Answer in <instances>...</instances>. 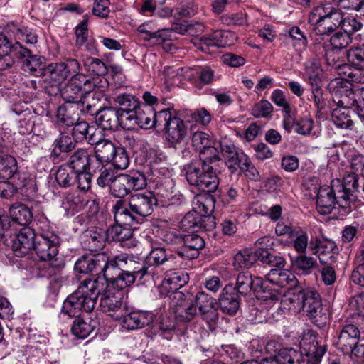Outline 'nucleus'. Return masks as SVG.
Instances as JSON below:
<instances>
[{
  "mask_svg": "<svg viewBox=\"0 0 364 364\" xmlns=\"http://www.w3.org/2000/svg\"><path fill=\"white\" fill-rule=\"evenodd\" d=\"M78 103L65 102L60 105L56 111V118L59 123L67 127L73 125L77 122L82 113Z\"/></svg>",
  "mask_w": 364,
  "mask_h": 364,
  "instance_id": "72a5a7b5",
  "label": "nucleus"
},
{
  "mask_svg": "<svg viewBox=\"0 0 364 364\" xmlns=\"http://www.w3.org/2000/svg\"><path fill=\"white\" fill-rule=\"evenodd\" d=\"M259 261L263 264H267L270 267H275L277 269L283 268L286 263L285 259L282 256L276 255L269 250L259 252Z\"/></svg>",
  "mask_w": 364,
  "mask_h": 364,
  "instance_id": "69168bd1",
  "label": "nucleus"
},
{
  "mask_svg": "<svg viewBox=\"0 0 364 364\" xmlns=\"http://www.w3.org/2000/svg\"><path fill=\"white\" fill-rule=\"evenodd\" d=\"M98 322L90 316H80L75 318L71 331L79 338H87L97 326Z\"/></svg>",
  "mask_w": 364,
  "mask_h": 364,
  "instance_id": "ea45409f",
  "label": "nucleus"
},
{
  "mask_svg": "<svg viewBox=\"0 0 364 364\" xmlns=\"http://www.w3.org/2000/svg\"><path fill=\"white\" fill-rule=\"evenodd\" d=\"M254 294L258 299L270 303L279 301L287 292L283 293L280 289H276L274 286L267 279L263 281L261 278V284H259V287L255 289ZM283 299L284 297L282 300Z\"/></svg>",
  "mask_w": 364,
  "mask_h": 364,
  "instance_id": "e433bc0d",
  "label": "nucleus"
},
{
  "mask_svg": "<svg viewBox=\"0 0 364 364\" xmlns=\"http://www.w3.org/2000/svg\"><path fill=\"white\" fill-rule=\"evenodd\" d=\"M175 257L172 254H167L164 247L154 248L146 257V262L151 266H159L166 262H173Z\"/></svg>",
  "mask_w": 364,
  "mask_h": 364,
  "instance_id": "de8ad7c7",
  "label": "nucleus"
},
{
  "mask_svg": "<svg viewBox=\"0 0 364 364\" xmlns=\"http://www.w3.org/2000/svg\"><path fill=\"white\" fill-rule=\"evenodd\" d=\"M259 284H261V277H252L250 272H242L238 274L236 286L234 287L240 295L246 296L252 291L254 292L255 289L259 287Z\"/></svg>",
  "mask_w": 364,
  "mask_h": 364,
  "instance_id": "58836bf2",
  "label": "nucleus"
},
{
  "mask_svg": "<svg viewBox=\"0 0 364 364\" xmlns=\"http://www.w3.org/2000/svg\"><path fill=\"white\" fill-rule=\"evenodd\" d=\"M221 159L218 149L213 144L199 151V161L194 162L201 166L213 167Z\"/></svg>",
  "mask_w": 364,
  "mask_h": 364,
  "instance_id": "3c124183",
  "label": "nucleus"
},
{
  "mask_svg": "<svg viewBox=\"0 0 364 364\" xmlns=\"http://www.w3.org/2000/svg\"><path fill=\"white\" fill-rule=\"evenodd\" d=\"M295 268L301 272L303 274L309 275L317 267V260L314 257L306 256L304 254H299L294 261Z\"/></svg>",
  "mask_w": 364,
  "mask_h": 364,
  "instance_id": "864d4df0",
  "label": "nucleus"
},
{
  "mask_svg": "<svg viewBox=\"0 0 364 364\" xmlns=\"http://www.w3.org/2000/svg\"><path fill=\"white\" fill-rule=\"evenodd\" d=\"M201 215L197 211H191L185 215L181 221V229L185 232H197L200 230L199 225Z\"/></svg>",
  "mask_w": 364,
  "mask_h": 364,
  "instance_id": "4d7b16f0",
  "label": "nucleus"
},
{
  "mask_svg": "<svg viewBox=\"0 0 364 364\" xmlns=\"http://www.w3.org/2000/svg\"><path fill=\"white\" fill-rule=\"evenodd\" d=\"M360 332L358 327L346 320L343 323L341 329L338 335L336 343L338 350L343 354L351 351V348L355 347L360 341Z\"/></svg>",
  "mask_w": 364,
  "mask_h": 364,
  "instance_id": "a211bd4d",
  "label": "nucleus"
},
{
  "mask_svg": "<svg viewBox=\"0 0 364 364\" xmlns=\"http://www.w3.org/2000/svg\"><path fill=\"white\" fill-rule=\"evenodd\" d=\"M311 250L313 254L316 255L321 263L334 262L336 255L338 253V248L336 244L331 240L316 239L315 242H311Z\"/></svg>",
  "mask_w": 364,
  "mask_h": 364,
  "instance_id": "c756f323",
  "label": "nucleus"
},
{
  "mask_svg": "<svg viewBox=\"0 0 364 364\" xmlns=\"http://www.w3.org/2000/svg\"><path fill=\"white\" fill-rule=\"evenodd\" d=\"M90 289V294L96 304L98 297L100 296V306L101 310L112 316V312H115L120 309L122 305V300L124 294L120 290L112 289L109 284L104 286L101 289Z\"/></svg>",
  "mask_w": 364,
  "mask_h": 364,
  "instance_id": "9d476101",
  "label": "nucleus"
},
{
  "mask_svg": "<svg viewBox=\"0 0 364 364\" xmlns=\"http://www.w3.org/2000/svg\"><path fill=\"white\" fill-rule=\"evenodd\" d=\"M65 267L62 259H55L50 262L39 261L32 254L24 256V274L26 279L52 278L60 274Z\"/></svg>",
  "mask_w": 364,
  "mask_h": 364,
  "instance_id": "6e6552de",
  "label": "nucleus"
},
{
  "mask_svg": "<svg viewBox=\"0 0 364 364\" xmlns=\"http://www.w3.org/2000/svg\"><path fill=\"white\" fill-rule=\"evenodd\" d=\"M84 66L89 73L100 77H103L108 71L107 65L101 59L97 58L86 57L84 59ZM97 78V88H100V91L107 89L109 86L107 79L105 77Z\"/></svg>",
  "mask_w": 364,
  "mask_h": 364,
  "instance_id": "473e14b6",
  "label": "nucleus"
},
{
  "mask_svg": "<svg viewBox=\"0 0 364 364\" xmlns=\"http://www.w3.org/2000/svg\"><path fill=\"white\" fill-rule=\"evenodd\" d=\"M220 149L225 164L232 173L240 169L249 159L240 149L231 142L220 143Z\"/></svg>",
  "mask_w": 364,
  "mask_h": 364,
  "instance_id": "4be33fe9",
  "label": "nucleus"
},
{
  "mask_svg": "<svg viewBox=\"0 0 364 364\" xmlns=\"http://www.w3.org/2000/svg\"><path fill=\"white\" fill-rule=\"evenodd\" d=\"M186 178L191 186L211 193L215 192L220 184V178L213 167L201 166L191 162L185 168Z\"/></svg>",
  "mask_w": 364,
  "mask_h": 364,
  "instance_id": "39448f33",
  "label": "nucleus"
},
{
  "mask_svg": "<svg viewBox=\"0 0 364 364\" xmlns=\"http://www.w3.org/2000/svg\"><path fill=\"white\" fill-rule=\"evenodd\" d=\"M176 117L172 114L170 109H164L158 112L154 109L153 128L164 130Z\"/></svg>",
  "mask_w": 364,
  "mask_h": 364,
  "instance_id": "0e129e2a",
  "label": "nucleus"
},
{
  "mask_svg": "<svg viewBox=\"0 0 364 364\" xmlns=\"http://www.w3.org/2000/svg\"><path fill=\"white\" fill-rule=\"evenodd\" d=\"M155 316L151 311H132L123 316L122 326L128 330L142 328L150 325Z\"/></svg>",
  "mask_w": 364,
  "mask_h": 364,
  "instance_id": "7c9ffc66",
  "label": "nucleus"
},
{
  "mask_svg": "<svg viewBox=\"0 0 364 364\" xmlns=\"http://www.w3.org/2000/svg\"><path fill=\"white\" fill-rule=\"evenodd\" d=\"M282 302L289 310L303 311L311 322L322 328L329 322V316L323 309L320 294L312 289L294 288L287 291Z\"/></svg>",
  "mask_w": 364,
  "mask_h": 364,
  "instance_id": "f257e3e1",
  "label": "nucleus"
},
{
  "mask_svg": "<svg viewBox=\"0 0 364 364\" xmlns=\"http://www.w3.org/2000/svg\"><path fill=\"white\" fill-rule=\"evenodd\" d=\"M266 279L280 289L288 288V291L291 287L296 284V278L290 272L280 269H272L265 276ZM282 291V289H280Z\"/></svg>",
  "mask_w": 364,
  "mask_h": 364,
  "instance_id": "f704fd0d",
  "label": "nucleus"
},
{
  "mask_svg": "<svg viewBox=\"0 0 364 364\" xmlns=\"http://www.w3.org/2000/svg\"><path fill=\"white\" fill-rule=\"evenodd\" d=\"M196 299L200 318L208 324L210 330H215L219 320L218 303L204 291L198 292Z\"/></svg>",
  "mask_w": 364,
  "mask_h": 364,
  "instance_id": "dca6fc26",
  "label": "nucleus"
},
{
  "mask_svg": "<svg viewBox=\"0 0 364 364\" xmlns=\"http://www.w3.org/2000/svg\"><path fill=\"white\" fill-rule=\"evenodd\" d=\"M33 213L29 208L24 205V249L34 250L33 252H24V256L32 254L39 261H44L54 258L58 252V240L56 237L53 239L46 237L41 235H36L32 223Z\"/></svg>",
  "mask_w": 364,
  "mask_h": 364,
  "instance_id": "f03ea898",
  "label": "nucleus"
},
{
  "mask_svg": "<svg viewBox=\"0 0 364 364\" xmlns=\"http://www.w3.org/2000/svg\"><path fill=\"white\" fill-rule=\"evenodd\" d=\"M98 78H90L78 73L74 75L59 92L65 102L80 103L86 92L97 89Z\"/></svg>",
  "mask_w": 364,
  "mask_h": 364,
  "instance_id": "1a4fd4ad",
  "label": "nucleus"
},
{
  "mask_svg": "<svg viewBox=\"0 0 364 364\" xmlns=\"http://www.w3.org/2000/svg\"><path fill=\"white\" fill-rule=\"evenodd\" d=\"M347 59L355 68H364V44L350 48L347 52Z\"/></svg>",
  "mask_w": 364,
  "mask_h": 364,
  "instance_id": "774afa93",
  "label": "nucleus"
},
{
  "mask_svg": "<svg viewBox=\"0 0 364 364\" xmlns=\"http://www.w3.org/2000/svg\"><path fill=\"white\" fill-rule=\"evenodd\" d=\"M196 295L190 292H177L173 296L174 314L179 321L189 322L197 314Z\"/></svg>",
  "mask_w": 364,
  "mask_h": 364,
  "instance_id": "2eb2a0df",
  "label": "nucleus"
},
{
  "mask_svg": "<svg viewBox=\"0 0 364 364\" xmlns=\"http://www.w3.org/2000/svg\"><path fill=\"white\" fill-rule=\"evenodd\" d=\"M121 114L114 107H105L95 117L96 123L105 130H116L119 127L123 129Z\"/></svg>",
  "mask_w": 364,
  "mask_h": 364,
  "instance_id": "c85d7f7f",
  "label": "nucleus"
},
{
  "mask_svg": "<svg viewBox=\"0 0 364 364\" xmlns=\"http://www.w3.org/2000/svg\"><path fill=\"white\" fill-rule=\"evenodd\" d=\"M331 181V185L321 186L316 196V209L321 215L331 213L336 205L341 208L338 191Z\"/></svg>",
  "mask_w": 364,
  "mask_h": 364,
  "instance_id": "f3484780",
  "label": "nucleus"
},
{
  "mask_svg": "<svg viewBox=\"0 0 364 364\" xmlns=\"http://www.w3.org/2000/svg\"><path fill=\"white\" fill-rule=\"evenodd\" d=\"M304 70L310 85H317V83H321L320 75L322 68L318 58H312L307 60L304 63Z\"/></svg>",
  "mask_w": 364,
  "mask_h": 364,
  "instance_id": "09e8293b",
  "label": "nucleus"
},
{
  "mask_svg": "<svg viewBox=\"0 0 364 364\" xmlns=\"http://www.w3.org/2000/svg\"><path fill=\"white\" fill-rule=\"evenodd\" d=\"M80 71V63L74 58L64 62L50 63L44 69L43 80L50 85V95H55L60 90V84L68 77H73Z\"/></svg>",
  "mask_w": 364,
  "mask_h": 364,
  "instance_id": "423d86ee",
  "label": "nucleus"
},
{
  "mask_svg": "<svg viewBox=\"0 0 364 364\" xmlns=\"http://www.w3.org/2000/svg\"><path fill=\"white\" fill-rule=\"evenodd\" d=\"M129 208L138 216L141 222L144 218L150 216L154 208L159 205V200L155 193L145 191L131 195L129 198Z\"/></svg>",
  "mask_w": 364,
  "mask_h": 364,
  "instance_id": "f8f14e48",
  "label": "nucleus"
},
{
  "mask_svg": "<svg viewBox=\"0 0 364 364\" xmlns=\"http://www.w3.org/2000/svg\"><path fill=\"white\" fill-rule=\"evenodd\" d=\"M166 139L170 146L175 147L185 137L187 133V128L184 122L180 118L176 117L172 122L168 124V127L164 129Z\"/></svg>",
  "mask_w": 364,
  "mask_h": 364,
  "instance_id": "c9c22d12",
  "label": "nucleus"
},
{
  "mask_svg": "<svg viewBox=\"0 0 364 364\" xmlns=\"http://www.w3.org/2000/svg\"><path fill=\"white\" fill-rule=\"evenodd\" d=\"M90 287L84 280L78 286L77 290L70 294L64 301L61 314L69 318L81 316L82 311L90 313L95 308V302L90 294Z\"/></svg>",
  "mask_w": 364,
  "mask_h": 364,
  "instance_id": "0eeeda50",
  "label": "nucleus"
},
{
  "mask_svg": "<svg viewBox=\"0 0 364 364\" xmlns=\"http://www.w3.org/2000/svg\"><path fill=\"white\" fill-rule=\"evenodd\" d=\"M351 110L343 107L334 108L331 113L333 124L338 128L351 129L353 121L350 117Z\"/></svg>",
  "mask_w": 364,
  "mask_h": 364,
  "instance_id": "49530a36",
  "label": "nucleus"
},
{
  "mask_svg": "<svg viewBox=\"0 0 364 364\" xmlns=\"http://www.w3.org/2000/svg\"><path fill=\"white\" fill-rule=\"evenodd\" d=\"M259 252L250 249H243L237 252L234 257V266L240 268H250L257 260H259Z\"/></svg>",
  "mask_w": 364,
  "mask_h": 364,
  "instance_id": "c03bdc74",
  "label": "nucleus"
},
{
  "mask_svg": "<svg viewBox=\"0 0 364 364\" xmlns=\"http://www.w3.org/2000/svg\"><path fill=\"white\" fill-rule=\"evenodd\" d=\"M55 180L58 185L63 188L74 186L77 181V172L68 164L62 165L56 171Z\"/></svg>",
  "mask_w": 364,
  "mask_h": 364,
  "instance_id": "37998d69",
  "label": "nucleus"
},
{
  "mask_svg": "<svg viewBox=\"0 0 364 364\" xmlns=\"http://www.w3.org/2000/svg\"><path fill=\"white\" fill-rule=\"evenodd\" d=\"M333 101L338 105L337 107H343L350 110L353 107H355V109L358 108V98L351 90L340 91L339 97L336 95Z\"/></svg>",
  "mask_w": 364,
  "mask_h": 364,
  "instance_id": "052dcab7",
  "label": "nucleus"
},
{
  "mask_svg": "<svg viewBox=\"0 0 364 364\" xmlns=\"http://www.w3.org/2000/svg\"><path fill=\"white\" fill-rule=\"evenodd\" d=\"M309 23L317 35H330L342 22V11L330 3L314 6L308 18Z\"/></svg>",
  "mask_w": 364,
  "mask_h": 364,
  "instance_id": "20e7f679",
  "label": "nucleus"
},
{
  "mask_svg": "<svg viewBox=\"0 0 364 364\" xmlns=\"http://www.w3.org/2000/svg\"><path fill=\"white\" fill-rule=\"evenodd\" d=\"M112 157L113 159H110L109 165L114 169L124 170L128 167L130 159L128 152L124 147L118 146Z\"/></svg>",
  "mask_w": 364,
  "mask_h": 364,
  "instance_id": "680f3d73",
  "label": "nucleus"
},
{
  "mask_svg": "<svg viewBox=\"0 0 364 364\" xmlns=\"http://www.w3.org/2000/svg\"><path fill=\"white\" fill-rule=\"evenodd\" d=\"M11 44L0 27V70H4L11 65L9 55Z\"/></svg>",
  "mask_w": 364,
  "mask_h": 364,
  "instance_id": "13d9d810",
  "label": "nucleus"
},
{
  "mask_svg": "<svg viewBox=\"0 0 364 364\" xmlns=\"http://www.w3.org/2000/svg\"><path fill=\"white\" fill-rule=\"evenodd\" d=\"M205 247V241L202 236L196 232L183 235L181 250L176 252L178 256L187 259H193L199 255V251Z\"/></svg>",
  "mask_w": 364,
  "mask_h": 364,
  "instance_id": "5701e85b",
  "label": "nucleus"
},
{
  "mask_svg": "<svg viewBox=\"0 0 364 364\" xmlns=\"http://www.w3.org/2000/svg\"><path fill=\"white\" fill-rule=\"evenodd\" d=\"M100 257L104 262L98 268L97 277L94 279H85V282L90 286L89 287L94 289L96 288L102 289L104 286L109 284L114 279L117 274H119V272L121 271L118 267V264H119V255L109 258L107 254L101 252Z\"/></svg>",
  "mask_w": 364,
  "mask_h": 364,
  "instance_id": "9b49d317",
  "label": "nucleus"
},
{
  "mask_svg": "<svg viewBox=\"0 0 364 364\" xmlns=\"http://www.w3.org/2000/svg\"><path fill=\"white\" fill-rule=\"evenodd\" d=\"M82 244L85 249L97 252L102 250L108 240L107 230L98 227H92L84 231Z\"/></svg>",
  "mask_w": 364,
  "mask_h": 364,
  "instance_id": "393cba45",
  "label": "nucleus"
},
{
  "mask_svg": "<svg viewBox=\"0 0 364 364\" xmlns=\"http://www.w3.org/2000/svg\"><path fill=\"white\" fill-rule=\"evenodd\" d=\"M110 193L115 198L124 199L130 193L124 173L115 176L110 184Z\"/></svg>",
  "mask_w": 364,
  "mask_h": 364,
  "instance_id": "6e6d98bb",
  "label": "nucleus"
},
{
  "mask_svg": "<svg viewBox=\"0 0 364 364\" xmlns=\"http://www.w3.org/2000/svg\"><path fill=\"white\" fill-rule=\"evenodd\" d=\"M154 108L141 103L139 108L123 124V129H134L136 127L148 129L153 128Z\"/></svg>",
  "mask_w": 364,
  "mask_h": 364,
  "instance_id": "6ab92c4d",
  "label": "nucleus"
},
{
  "mask_svg": "<svg viewBox=\"0 0 364 364\" xmlns=\"http://www.w3.org/2000/svg\"><path fill=\"white\" fill-rule=\"evenodd\" d=\"M102 97L101 92H98L95 90L86 92L80 102V110L82 113L89 114L92 116L95 115L102 109L100 106V100Z\"/></svg>",
  "mask_w": 364,
  "mask_h": 364,
  "instance_id": "4c0bfd02",
  "label": "nucleus"
},
{
  "mask_svg": "<svg viewBox=\"0 0 364 364\" xmlns=\"http://www.w3.org/2000/svg\"><path fill=\"white\" fill-rule=\"evenodd\" d=\"M24 72L34 77L44 75L46 67L41 56L33 55L30 49L24 47Z\"/></svg>",
  "mask_w": 364,
  "mask_h": 364,
  "instance_id": "a19ab883",
  "label": "nucleus"
},
{
  "mask_svg": "<svg viewBox=\"0 0 364 364\" xmlns=\"http://www.w3.org/2000/svg\"><path fill=\"white\" fill-rule=\"evenodd\" d=\"M71 135L75 142L86 141L90 145L99 141L100 130L94 126H90L87 122H75L73 125Z\"/></svg>",
  "mask_w": 364,
  "mask_h": 364,
  "instance_id": "bb28decb",
  "label": "nucleus"
},
{
  "mask_svg": "<svg viewBox=\"0 0 364 364\" xmlns=\"http://www.w3.org/2000/svg\"><path fill=\"white\" fill-rule=\"evenodd\" d=\"M221 310L229 315H235L240 306V295L232 284L226 285L219 297Z\"/></svg>",
  "mask_w": 364,
  "mask_h": 364,
  "instance_id": "a878e982",
  "label": "nucleus"
},
{
  "mask_svg": "<svg viewBox=\"0 0 364 364\" xmlns=\"http://www.w3.org/2000/svg\"><path fill=\"white\" fill-rule=\"evenodd\" d=\"M289 36L292 40V44L297 51L306 49L308 43L307 38L298 26H293L289 30Z\"/></svg>",
  "mask_w": 364,
  "mask_h": 364,
  "instance_id": "338daca9",
  "label": "nucleus"
},
{
  "mask_svg": "<svg viewBox=\"0 0 364 364\" xmlns=\"http://www.w3.org/2000/svg\"><path fill=\"white\" fill-rule=\"evenodd\" d=\"M103 262L100 253L94 255H83L75 262L73 268L74 273L77 277L88 274H95L97 277L98 268L103 264Z\"/></svg>",
  "mask_w": 364,
  "mask_h": 364,
  "instance_id": "cd10ccee",
  "label": "nucleus"
},
{
  "mask_svg": "<svg viewBox=\"0 0 364 364\" xmlns=\"http://www.w3.org/2000/svg\"><path fill=\"white\" fill-rule=\"evenodd\" d=\"M115 223L132 227L141 223L138 216L129 208V199H118L112 206Z\"/></svg>",
  "mask_w": 364,
  "mask_h": 364,
  "instance_id": "b1692460",
  "label": "nucleus"
},
{
  "mask_svg": "<svg viewBox=\"0 0 364 364\" xmlns=\"http://www.w3.org/2000/svg\"><path fill=\"white\" fill-rule=\"evenodd\" d=\"M358 176L352 174L343 178V181L333 180L332 182L336 188L340 199L341 208L345 213H348L351 209V204L355 201V193L358 190Z\"/></svg>",
  "mask_w": 364,
  "mask_h": 364,
  "instance_id": "4468645a",
  "label": "nucleus"
},
{
  "mask_svg": "<svg viewBox=\"0 0 364 364\" xmlns=\"http://www.w3.org/2000/svg\"><path fill=\"white\" fill-rule=\"evenodd\" d=\"M326 350L325 346H318L315 331L304 333L300 341V353L304 362L306 364H320Z\"/></svg>",
  "mask_w": 364,
  "mask_h": 364,
  "instance_id": "ddd939ff",
  "label": "nucleus"
},
{
  "mask_svg": "<svg viewBox=\"0 0 364 364\" xmlns=\"http://www.w3.org/2000/svg\"><path fill=\"white\" fill-rule=\"evenodd\" d=\"M215 202V198L208 193L196 195L193 198L194 209L202 215L210 214Z\"/></svg>",
  "mask_w": 364,
  "mask_h": 364,
  "instance_id": "8fccbe9b",
  "label": "nucleus"
},
{
  "mask_svg": "<svg viewBox=\"0 0 364 364\" xmlns=\"http://www.w3.org/2000/svg\"><path fill=\"white\" fill-rule=\"evenodd\" d=\"M17 161L10 155L0 156V178L9 179L17 172Z\"/></svg>",
  "mask_w": 364,
  "mask_h": 364,
  "instance_id": "603ef678",
  "label": "nucleus"
},
{
  "mask_svg": "<svg viewBox=\"0 0 364 364\" xmlns=\"http://www.w3.org/2000/svg\"><path fill=\"white\" fill-rule=\"evenodd\" d=\"M112 99L114 105L121 114L123 124L142 103L136 96L128 92H119Z\"/></svg>",
  "mask_w": 364,
  "mask_h": 364,
  "instance_id": "aec40b11",
  "label": "nucleus"
},
{
  "mask_svg": "<svg viewBox=\"0 0 364 364\" xmlns=\"http://www.w3.org/2000/svg\"><path fill=\"white\" fill-rule=\"evenodd\" d=\"M108 240L120 242L122 247H135L136 241L133 238V229L125 225L115 224L107 230Z\"/></svg>",
  "mask_w": 364,
  "mask_h": 364,
  "instance_id": "2f4dec72",
  "label": "nucleus"
},
{
  "mask_svg": "<svg viewBox=\"0 0 364 364\" xmlns=\"http://www.w3.org/2000/svg\"><path fill=\"white\" fill-rule=\"evenodd\" d=\"M95 154L97 157L105 161L106 165L110 164V159H113L114 154L116 151L118 146H115L111 141L107 139H102V134H100L99 141L94 144Z\"/></svg>",
  "mask_w": 364,
  "mask_h": 364,
  "instance_id": "79ce46f5",
  "label": "nucleus"
},
{
  "mask_svg": "<svg viewBox=\"0 0 364 364\" xmlns=\"http://www.w3.org/2000/svg\"><path fill=\"white\" fill-rule=\"evenodd\" d=\"M23 205L16 202L9 208L10 236L7 240V245L11 252L7 255L9 264L14 268L20 269L23 264Z\"/></svg>",
  "mask_w": 364,
  "mask_h": 364,
  "instance_id": "7ed1b4c3",
  "label": "nucleus"
},
{
  "mask_svg": "<svg viewBox=\"0 0 364 364\" xmlns=\"http://www.w3.org/2000/svg\"><path fill=\"white\" fill-rule=\"evenodd\" d=\"M119 269L128 274H132L138 279L139 284H144L151 278V273L148 271V267L141 260H134L125 255H119Z\"/></svg>",
  "mask_w": 364,
  "mask_h": 364,
  "instance_id": "412c9836",
  "label": "nucleus"
},
{
  "mask_svg": "<svg viewBox=\"0 0 364 364\" xmlns=\"http://www.w3.org/2000/svg\"><path fill=\"white\" fill-rule=\"evenodd\" d=\"M127 186L131 193L132 191H139L144 188L146 185V178L144 173L139 171H131L124 173Z\"/></svg>",
  "mask_w": 364,
  "mask_h": 364,
  "instance_id": "5fc2aeb1",
  "label": "nucleus"
},
{
  "mask_svg": "<svg viewBox=\"0 0 364 364\" xmlns=\"http://www.w3.org/2000/svg\"><path fill=\"white\" fill-rule=\"evenodd\" d=\"M138 279L134 277L132 274H128L122 271H119L117 274L114 279L109 284L112 289L120 290L124 293L127 287L132 286Z\"/></svg>",
  "mask_w": 364,
  "mask_h": 364,
  "instance_id": "e2e57ef3",
  "label": "nucleus"
},
{
  "mask_svg": "<svg viewBox=\"0 0 364 364\" xmlns=\"http://www.w3.org/2000/svg\"><path fill=\"white\" fill-rule=\"evenodd\" d=\"M92 151L86 149H77L70 156L68 164L77 171H86V167Z\"/></svg>",
  "mask_w": 364,
  "mask_h": 364,
  "instance_id": "a18cd8bd",
  "label": "nucleus"
},
{
  "mask_svg": "<svg viewBox=\"0 0 364 364\" xmlns=\"http://www.w3.org/2000/svg\"><path fill=\"white\" fill-rule=\"evenodd\" d=\"M274 357L278 364H299L301 354L291 348H285L280 350Z\"/></svg>",
  "mask_w": 364,
  "mask_h": 364,
  "instance_id": "bf43d9fd",
  "label": "nucleus"
}]
</instances>
